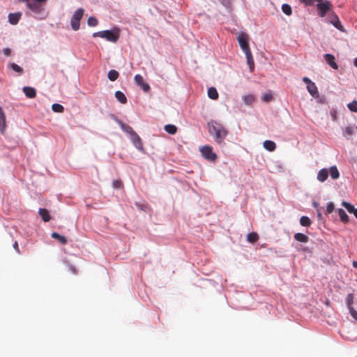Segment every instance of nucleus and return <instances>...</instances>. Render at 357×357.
I'll return each instance as SVG.
<instances>
[{
	"label": "nucleus",
	"mask_w": 357,
	"mask_h": 357,
	"mask_svg": "<svg viewBox=\"0 0 357 357\" xmlns=\"http://www.w3.org/2000/svg\"><path fill=\"white\" fill-rule=\"evenodd\" d=\"M294 238L296 241H298L299 242H302V243H307L309 240V238L306 235H305L302 233L295 234Z\"/></svg>",
	"instance_id": "aec40b11"
},
{
	"label": "nucleus",
	"mask_w": 357,
	"mask_h": 357,
	"mask_svg": "<svg viewBox=\"0 0 357 357\" xmlns=\"http://www.w3.org/2000/svg\"><path fill=\"white\" fill-rule=\"evenodd\" d=\"M39 215L41 216L44 222H48L50 220L49 211L45 208H40L38 211Z\"/></svg>",
	"instance_id": "f3484780"
},
{
	"label": "nucleus",
	"mask_w": 357,
	"mask_h": 357,
	"mask_svg": "<svg viewBox=\"0 0 357 357\" xmlns=\"http://www.w3.org/2000/svg\"><path fill=\"white\" fill-rule=\"evenodd\" d=\"M356 129H357V126H356Z\"/></svg>",
	"instance_id": "864d4df0"
},
{
	"label": "nucleus",
	"mask_w": 357,
	"mask_h": 357,
	"mask_svg": "<svg viewBox=\"0 0 357 357\" xmlns=\"http://www.w3.org/2000/svg\"><path fill=\"white\" fill-rule=\"evenodd\" d=\"M334 208H335L334 204L332 202L328 203L327 205V208H326V213H332L333 211Z\"/></svg>",
	"instance_id": "ea45409f"
},
{
	"label": "nucleus",
	"mask_w": 357,
	"mask_h": 357,
	"mask_svg": "<svg viewBox=\"0 0 357 357\" xmlns=\"http://www.w3.org/2000/svg\"><path fill=\"white\" fill-rule=\"evenodd\" d=\"M264 147L269 151H273L275 149V144L270 140H266L264 142Z\"/></svg>",
	"instance_id": "4be33fe9"
},
{
	"label": "nucleus",
	"mask_w": 357,
	"mask_h": 357,
	"mask_svg": "<svg viewBox=\"0 0 357 357\" xmlns=\"http://www.w3.org/2000/svg\"><path fill=\"white\" fill-rule=\"evenodd\" d=\"M317 215L319 219L321 218V213L320 212H318Z\"/></svg>",
	"instance_id": "3c124183"
},
{
	"label": "nucleus",
	"mask_w": 357,
	"mask_h": 357,
	"mask_svg": "<svg viewBox=\"0 0 357 357\" xmlns=\"http://www.w3.org/2000/svg\"><path fill=\"white\" fill-rule=\"evenodd\" d=\"M347 107L351 112H357V101L354 100L347 105Z\"/></svg>",
	"instance_id": "473e14b6"
},
{
	"label": "nucleus",
	"mask_w": 357,
	"mask_h": 357,
	"mask_svg": "<svg viewBox=\"0 0 357 357\" xmlns=\"http://www.w3.org/2000/svg\"><path fill=\"white\" fill-rule=\"evenodd\" d=\"M313 205H314V207H316V208L318 206V204H317V203H316V202H314V203H313Z\"/></svg>",
	"instance_id": "603ef678"
},
{
	"label": "nucleus",
	"mask_w": 357,
	"mask_h": 357,
	"mask_svg": "<svg viewBox=\"0 0 357 357\" xmlns=\"http://www.w3.org/2000/svg\"><path fill=\"white\" fill-rule=\"evenodd\" d=\"M245 54L246 59H247V63L250 67V71L252 72L255 68V62H254V60L252 58V52H250L245 53Z\"/></svg>",
	"instance_id": "2eb2a0df"
},
{
	"label": "nucleus",
	"mask_w": 357,
	"mask_h": 357,
	"mask_svg": "<svg viewBox=\"0 0 357 357\" xmlns=\"http://www.w3.org/2000/svg\"><path fill=\"white\" fill-rule=\"evenodd\" d=\"M338 214L342 222L344 223H347L349 222V216L343 209L339 208Z\"/></svg>",
	"instance_id": "5701e85b"
},
{
	"label": "nucleus",
	"mask_w": 357,
	"mask_h": 357,
	"mask_svg": "<svg viewBox=\"0 0 357 357\" xmlns=\"http://www.w3.org/2000/svg\"><path fill=\"white\" fill-rule=\"evenodd\" d=\"M344 132L347 136H351L354 132V128L351 126H347L345 128Z\"/></svg>",
	"instance_id": "4c0bfd02"
},
{
	"label": "nucleus",
	"mask_w": 357,
	"mask_h": 357,
	"mask_svg": "<svg viewBox=\"0 0 357 357\" xmlns=\"http://www.w3.org/2000/svg\"><path fill=\"white\" fill-rule=\"evenodd\" d=\"M305 5H312L314 3V0H302Z\"/></svg>",
	"instance_id": "37998d69"
},
{
	"label": "nucleus",
	"mask_w": 357,
	"mask_h": 357,
	"mask_svg": "<svg viewBox=\"0 0 357 357\" xmlns=\"http://www.w3.org/2000/svg\"><path fill=\"white\" fill-rule=\"evenodd\" d=\"M51 236L53 238H55V239H57L59 241V242L62 244V245H65L67 243V239L64 236H61L58 233H56V232H53L52 234H51Z\"/></svg>",
	"instance_id": "6ab92c4d"
},
{
	"label": "nucleus",
	"mask_w": 357,
	"mask_h": 357,
	"mask_svg": "<svg viewBox=\"0 0 357 357\" xmlns=\"http://www.w3.org/2000/svg\"><path fill=\"white\" fill-rule=\"evenodd\" d=\"M354 65L357 67V57L354 59Z\"/></svg>",
	"instance_id": "8fccbe9b"
},
{
	"label": "nucleus",
	"mask_w": 357,
	"mask_h": 357,
	"mask_svg": "<svg viewBox=\"0 0 357 357\" xmlns=\"http://www.w3.org/2000/svg\"><path fill=\"white\" fill-rule=\"evenodd\" d=\"M300 223L301 225L308 227L311 224L310 219L307 216H302L300 219Z\"/></svg>",
	"instance_id": "c756f323"
},
{
	"label": "nucleus",
	"mask_w": 357,
	"mask_h": 357,
	"mask_svg": "<svg viewBox=\"0 0 357 357\" xmlns=\"http://www.w3.org/2000/svg\"><path fill=\"white\" fill-rule=\"evenodd\" d=\"M303 81L306 83L307 85H310V84L313 83L308 77H303Z\"/></svg>",
	"instance_id": "79ce46f5"
},
{
	"label": "nucleus",
	"mask_w": 357,
	"mask_h": 357,
	"mask_svg": "<svg viewBox=\"0 0 357 357\" xmlns=\"http://www.w3.org/2000/svg\"><path fill=\"white\" fill-rule=\"evenodd\" d=\"M88 25L90 26H96L98 24V20L94 17H90L87 21Z\"/></svg>",
	"instance_id": "c9c22d12"
},
{
	"label": "nucleus",
	"mask_w": 357,
	"mask_h": 357,
	"mask_svg": "<svg viewBox=\"0 0 357 357\" xmlns=\"http://www.w3.org/2000/svg\"><path fill=\"white\" fill-rule=\"evenodd\" d=\"M119 77V73L115 70H110L108 72V78L111 81H115Z\"/></svg>",
	"instance_id": "a878e982"
},
{
	"label": "nucleus",
	"mask_w": 357,
	"mask_h": 357,
	"mask_svg": "<svg viewBox=\"0 0 357 357\" xmlns=\"http://www.w3.org/2000/svg\"><path fill=\"white\" fill-rule=\"evenodd\" d=\"M20 17L21 14L19 13H10L8 15V21L11 24H16L20 20Z\"/></svg>",
	"instance_id": "dca6fc26"
},
{
	"label": "nucleus",
	"mask_w": 357,
	"mask_h": 357,
	"mask_svg": "<svg viewBox=\"0 0 357 357\" xmlns=\"http://www.w3.org/2000/svg\"><path fill=\"white\" fill-rule=\"evenodd\" d=\"M22 90L27 98H33L36 95V91L33 87L24 86Z\"/></svg>",
	"instance_id": "9b49d317"
},
{
	"label": "nucleus",
	"mask_w": 357,
	"mask_h": 357,
	"mask_svg": "<svg viewBox=\"0 0 357 357\" xmlns=\"http://www.w3.org/2000/svg\"><path fill=\"white\" fill-rule=\"evenodd\" d=\"M115 97L121 103L125 104L127 102L126 96L120 91H117L115 93Z\"/></svg>",
	"instance_id": "412c9836"
},
{
	"label": "nucleus",
	"mask_w": 357,
	"mask_h": 357,
	"mask_svg": "<svg viewBox=\"0 0 357 357\" xmlns=\"http://www.w3.org/2000/svg\"><path fill=\"white\" fill-rule=\"evenodd\" d=\"M120 185H121V182L120 181H115L113 182V186L114 188H119Z\"/></svg>",
	"instance_id": "c03bdc74"
},
{
	"label": "nucleus",
	"mask_w": 357,
	"mask_h": 357,
	"mask_svg": "<svg viewBox=\"0 0 357 357\" xmlns=\"http://www.w3.org/2000/svg\"><path fill=\"white\" fill-rule=\"evenodd\" d=\"M135 83L139 86L144 92H148L150 89L149 85L144 82L143 77L140 75H136L135 76Z\"/></svg>",
	"instance_id": "1a4fd4ad"
},
{
	"label": "nucleus",
	"mask_w": 357,
	"mask_h": 357,
	"mask_svg": "<svg viewBox=\"0 0 357 357\" xmlns=\"http://www.w3.org/2000/svg\"><path fill=\"white\" fill-rule=\"evenodd\" d=\"M273 99V96L271 93H266L261 96V100L264 102H268Z\"/></svg>",
	"instance_id": "72a5a7b5"
},
{
	"label": "nucleus",
	"mask_w": 357,
	"mask_h": 357,
	"mask_svg": "<svg viewBox=\"0 0 357 357\" xmlns=\"http://www.w3.org/2000/svg\"><path fill=\"white\" fill-rule=\"evenodd\" d=\"M243 100L246 105H251L255 101V97L252 95H246L243 96Z\"/></svg>",
	"instance_id": "cd10ccee"
},
{
	"label": "nucleus",
	"mask_w": 357,
	"mask_h": 357,
	"mask_svg": "<svg viewBox=\"0 0 357 357\" xmlns=\"http://www.w3.org/2000/svg\"><path fill=\"white\" fill-rule=\"evenodd\" d=\"M324 59L326 63L333 69L337 70L338 68L337 64L335 63V56L331 54H326Z\"/></svg>",
	"instance_id": "9d476101"
},
{
	"label": "nucleus",
	"mask_w": 357,
	"mask_h": 357,
	"mask_svg": "<svg viewBox=\"0 0 357 357\" xmlns=\"http://www.w3.org/2000/svg\"><path fill=\"white\" fill-rule=\"evenodd\" d=\"M6 116L2 108L0 107V131L3 132L6 130Z\"/></svg>",
	"instance_id": "f8f14e48"
},
{
	"label": "nucleus",
	"mask_w": 357,
	"mask_h": 357,
	"mask_svg": "<svg viewBox=\"0 0 357 357\" xmlns=\"http://www.w3.org/2000/svg\"><path fill=\"white\" fill-rule=\"evenodd\" d=\"M3 53L6 55V56H9L10 54V50L9 48H3Z\"/></svg>",
	"instance_id": "a19ab883"
},
{
	"label": "nucleus",
	"mask_w": 357,
	"mask_h": 357,
	"mask_svg": "<svg viewBox=\"0 0 357 357\" xmlns=\"http://www.w3.org/2000/svg\"><path fill=\"white\" fill-rule=\"evenodd\" d=\"M200 151L204 158L208 160L213 161L216 159L217 156L215 153L213 152L212 148L208 146H202L200 149Z\"/></svg>",
	"instance_id": "423d86ee"
},
{
	"label": "nucleus",
	"mask_w": 357,
	"mask_h": 357,
	"mask_svg": "<svg viewBox=\"0 0 357 357\" xmlns=\"http://www.w3.org/2000/svg\"><path fill=\"white\" fill-rule=\"evenodd\" d=\"M84 14V10L82 8H78L73 14L70 24L73 30L77 31L79 28V21Z\"/></svg>",
	"instance_id": "20e7f679"
},
{
	"label": "nucleus",
	"mask_w": 357,
	"mask_h": 357,
	"mask_svg": "<svg viewBox=\"0 0 357 357\" xmlns=\"http://www.w3.org/2000/svg\"><path fill=\"white\" fill-rule=\"evenodd\" d=\"M354 296L353 294H349L347 295L346 301L348 308L353 307L352 305L354 303Z\"/></svg>",
	"instance_id": "2f4dec72"
},
{
	"label": "nucleus",
	"mask_w": 357,
	"mask_h": 357,
	"mask_svg": "<svg viewBox=\"0 0 357 357\" xmlns=\"http://www.w3.org/2000/svg\"><path fill=\"white\" fill-rule=\"evenodd\" d=\"M330 174L333 179H337L339 178L340 173L336 166H332L330 167Z\"/></svg>",
	"instance_id": "b1692460"
},
{
	"label": "nucleus",
	"mask_w": 357,
	"mask_h": 357,
	"mask_svg": "<svg viewBox=\"0 0 357 357\" xmlns=\"http://www.w3.org/2000/svg\"><path fill=\"white\" fill-rule=\"evenodd\" d=\"M208 96L212 100L218 99V93L215 87H210L208 89Z\"/></svg>",
	"instance_id": "a211bd4d"
},
{
	"label": "nucleus",
	"mask_w": 357,
	"mask_h": 357,
	"mask_svg": "<svg viewBox=\"0 0 357 357\" xmlns=\"http://www.w3.org/2000/svg\"><path fill=\"white\" fill-rule=\"evenodd\" d=\"M342 205L348 211L349 213H352L356 209L354 206L349 202L344 201Z\"/></svg>",
	"instance_id": "7c9ffc66"
},
{
	"label": "nucleus",
	"mask_w": 357,
	"mask_h": 357,
	"mask_svg": "<svg viewBox=\"0 0 357 357\" xmlns=\"http://www.w3.org/2000/svg\"><path fill=\"white\" fill-rule=\"evenodd\" d=\"M351 317L357 321V311L353 307L348 308Z\"/></svg>",
	"instance_id": "58836bf2"
},
{
	"label": "nucleus",
	"mask_w": 357,
	"mask_h": 357,
	"mask_svg": "<svg viewBox=\"0 0 357 357\" xmlns=\"http://www.w3.org/2000/svg\"><path fill=\"white\" fill-rule=\"evenodd\" d=\"M26 7L35 14H40L44 10L42 4L32 0H30L26 3Z\"/></svg>",
	"instance_id": "6e6552de"
},
{
	"label": "nucleus",
	"mask_w": 357,
	"mask_h": 357,
	"mask_svg": "<svg viewBox=\"0 0 357 357\" xmlns=\"http://www.w3.org/2000/svg\"><path fill=\"white\" fill-rule=\"evenodd\" d=\"M282 10L283 13L287 15H290L291 14V8L288 4H283L282 6Z\"/></svg>",
	"instance_id": "f704fd0d"
},
{
	"label": "nucleus",
	"mask_w": 357,
	"mask_h": 357,
	"mask_svg": "<svg viewBox=\"0 0 357 357\" xmlns=\"http://www.w3.org/2000/svg\"><path fill=\"white\" fill-rule=\"evenodd\" d=\"M13 247L15 250H17L18 251V244L17 242H15L14 245H13Z\"/></svg>",
	"instance_id": "a18cd8bd"
},
{
	"label": "nucleus",
	"mask_w": 357,
	"mask_h": 357,
	"mask_svg": "<svg viewBox=\"0 0 357 357\" xmlns=\"http://www.w3.org/2000/svg\"><path fill=\"white\" fill-rule=\"evenodd\" d=\"M165 130L170 135H174L177 131V128L174 125L168 124L165 126Z\"/></svg>",
	"instance_id": "393cba45"
},
{
	"label": "nucleus",
	"mask_w": 357,
	"mask_h": 357,
	"mask_svg": "<svg viewBox=\"0 0 357 357\" xmlns=\"http://www.w3.org/2000/svg\"><path fill=\"white\" fill-rule=\"evenodd\" d=\"M352 213H354L355 217L357 218V208H356Z\"/></svg>",
	"instance_id": "49530a36"
},
{
	"label": "nucleus",
	"mask_w": 357,
	"mask_h": 357,
	"mask_svg": "<svg viewBox=\"0 0 357 357\" xmlns=\"http://www.w3.org/2000/svg\"><path fill=\"white\" fill-rule=\"evenodd\" d=\"M259 238V236L255 232L249 233L247 236V240L253 243H255Z\"/></svg>",
	"instance_id": "bb28decb"
},
{
	"label": "nucleus",
	"mask_w": 357,
	"mask_h": 357,
	"mask_svg": "<svg viewBox=\"0 0 357 357\" xmlns=\"http://www.w3.org/2000/svg\"><path fill=\"white\" fill-rule=\"evenodd\" d=\"M116 122L120 126L121 128L128 134L130 141L133 144V145L135 146L136 149H137L139 151L143 150V145L142 142V139L139 137V136L136 133V132L128 125L123 123L122 121L119 120H116Z\"/></svg>",
	"instance_id": "f257e3e1"
},
{
	"label": "nucleus",
	"mask_w": 357,
	"mask_h": 357,
	"mask_svg": "<svg viewBox=\"0 0 357 357\" xmlns=\"http://www.w3.org/2000/svg\"><path fill=\"white\" fill-rule=\"evenodd\" d=\"M20 2H26L27 3L28 1H29L30 0H18Z\"/></svg>",
	"instance_id": "09e8293b"
},
{
	"label": "nucleus",
	"mask_w": 357,
	"mask_h": 357,
	"mask_svg": "<svg viewBox=\"0 0 357 357\" xmlns=\"http://www.w3.org/2000/svg\"><path fill=\"white\" fill-rule=\"evenodd\" d=\"M93 37H100L108 41L115 43L119 38V31L117 29H114L112 30L98 31L93 33Z\"/></svg>",
	"instance_id": "7ed1b4c3"
},
{
	"label": "nucleus",
	"mask_w": 357,
	"mask_h": 357,
	"mask_svg": "<svg viewBox=\"0 0 357 357\" xmlns=\"http://www.w3.org/2000/svg\"><path fill=\"white\" fill-rule=\"evenodd\" d=\"M10 67L15 72H17L20 73H21L22 72V68L15 63H10Z\"/></svg>",
	"instance_id": "e433bc0d"
},
{
	"label": "nucleus",
	"mask_w": 357,
	"mask_h": 357,
	"mask_svg": "<svg viewBox=\"0 0 357 357\" xmlns=\"http://www.w3.org/2000/svg\"><path fill=\"white\" fill-rule=\"evenodd\" d=\"M353 266L355 267V268H357V261H354L353 263H352Z\"/></svg>",
	"instance_id": "de8ad7c7"
},
{
	"label": "nucleus",
	"mask_w": 357,
	"mask_h": 357,
	"mask_svg": "<svg viewBox=\"0 0 357 357\" xmlns=\"http://www.w3.org/2000/svg\"><path fill=\"white\" fill-rule=\"evenodd\" d=\"M328 176V171L327 169H321L319 171L317 174V179L321 181L324 182L325 181Z\"/></svg>",
	"instance_id": "ddd939ff"
},
{
	"label": "nucleus",
	"mask_w": 357,
	"mask_h": 357,
	"mask_svg": "<svg viewBox=\"0 0 357 357\" xmlns=\"http://www.w3.org/2000/svg\"><path fill=\"white\" fill-rule=\"evenodd\" d=\"M237 40L239 43L241 48L245 53L250 52V49L248 45V35L245 33H240L238 34Z\"/></svg>",
	"instance_id": "39448f33"
},
{
	"label": "nucleus",
	"mask_w": 357,
	"mask_h": 357,
	"mask_svg": "<svg viewBox=\"0 0 357 357\" xmlns=\"http://www.w3.org/2000/svg\"><path fill=\"white\" fill-rule=\"evenodd\" d=\"M307 89L308 92L314 98L319 97V92L315 84L313 82L310 84V85H307Z\"/></svg>",
	"instance_id": "4468645a"
},
{
	"label": "nucleus",
	"mask_w": 357,
	"mask_h": 357,
	"mask_svg": "<svg viewBox=\"0 0 357 357\" xmlns=\"http://www.w3.org/2000/svg\"><path fill=\"white\" fill-rule=\"evenodd\" d=\"M317 8L319 11V15L321 17H324L326 13L331 9V4L329 1L321 2V0H318Z\"/></svg>",
	"instance_id": "0eeeda50"
},
{
	"label": "nucleus",
	"mask_w": 357,
	"mask_h": 357,
	"mask_svg": "<svg viewBox=\"0 0 357 357\" xmlns=\"http://www.w3.org/2000/svg\"><path fill=\"white\" fill-rule=\"evenodd\" d=\"M52 109L54 112H58V113H61L63 112L64 110V108L63 107V105H60V104H58V103H54L52 105Z\"/></svg>",
	"instance_id": "c85d7f7f"
},
{
	"label": "nucleus",
	"mask_w": 357,
	"mask_h": 357,
	"mask_svg": "<svg viewBox=\"0 0 357 357\" xmlns=\"http://www.w3.org/2000/svg\"><path fill=\"white\" fill-rule=\"evenodd\" d=\"M208 130L210 133L215 136V138L218 143H221L227 135V130L222 125L216 123H209Z\"/></svg>",
	"instance_id": "f03ea898"
}]
</instances>
